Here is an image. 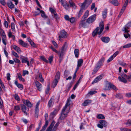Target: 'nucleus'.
Instances as JSON below:
<instances>
[{
	"label": "nucleus",
	"instance_id": "obj_1",
	"mask_svg": "<svg viewBox=\"0 0 131 131\" xmlns=\"http://www.w3.org/2000/svg\"><path fill=\"white\" fill-rule=\"evenodd\" d=\"M104 24L102 21L100 22L99 24V27H97L94 30L92 33V35L93 37L97 34L100 35L103 31L104 29Z\"/></svg>",
	"mask_w": 131,
	"mask_h": 131
},
{
	"label": "nucleus",
	"instance_id": "obj_2",
	"mask_svg": "<svg viewBox=\"0 0 131 131\" xmlns=\"http://www.w3.org/2000/svg\"><path fill=\"white\" fill-rule=\"evenodd\" d=\"M70 101V100L69 99L67 100V102L65 106L62 109L61 112L68 114L69 112V110H70V108L69 106L70 105V103H69Z\"/></svg>",
	"mask_w": 131,
	"mask_h": 131
},
{
	"label": "nucleus",
	"instance_id": "obj_3",
	"mask_svg": "<svg viewBox=\"0 0 131 131\" xmlns=\"http://www.w3.org/2000/svg\"><path fill=\"white\" fill-rule=\"evenodd\" d=\"M121 76L122 78H121L120 77H119L118 79L120 81L124 83H126L127 82L126 79L129 80V79L128 78V77H129V75L127 76L125 73H123L122 74Z\"/></svg>",
	"mask_w": 131,
	"mask_h": 131
},
{
	"label": "nucleus",
	"instance_id": "obj_4",
	"mask_svg": "<svg viewBox=\"0 0 131 131\" xmlns=\"http://www.w3.org/2000/svg\"><path fill=\"white\" fill-rule=\"evenodd\" d=\"M100 124H98L97 125V126L99 128L102 129L103 128V127H106L107 125V122L105 121L101 120L99 122Z\"/></svg>",
	"mask_w": 131,
	"mask_h": 131
},
{
	"label": "nucleus",
	"instance_id": "obj_5",
	"mask_svg": "<svg viewBox=\"0 0 131 131\" xmlns=\"http://www.w3.org/2000/svg\"><path fill=\"white\" fill-rule=\"evenodd\" d=\"M96 18V15H93L88 18L86 22L89 24L93 22L95 20Z\"/></svg>",
	"mask_w": 131,
	"mask_h": 131
},
{
	"label": "nucleus",
	"instance_id": "obj_6",
	"mask_svg": "<svg viewBox=\"0 0 131 131\" xmlns=\"http://www.w3.org/2000/svg\"><path fill=\"white\" fill-rule=\"evenodd\" d=\"M85 2H84L82 3H80L79 4L81 6V7L80 10L78 14V16L79 17H80L82 14L83 12V10L86 9V8H85Z\"/></svg>",
	"mask_w": 131,
	"mask_h": 131
},
{
	"label": "nucleus",
	"instance_id": "obj_7",
	"mask_svg": "<svg viewBox=\"0 0 131 131\" xmlns=\"http://www.w3.org/2000/svg\"><path fill=\"white\" fill-rule=\"evenodd\" d=\"M131 26V21L128 22L125 26L123 27V29H122V30L123 31H124L125 32H128L129 30L128 29H129L130 27Z\"/></svg>",
	"mask_w": 131,
	"mask_h": 131
},
{
	"label": "nucleus",
	"instance_id": "obj_8",
	"mask_svg": "<svg viewBox=\"0 0 131 131\" xmlns=\"http://www.w3.org/2000/svg\"><path fill=\"white\" fill-rule=\"evenodd\" d=\"M67 36V33L64 30H62L60 32V35L59 36V39L61 41V38H65Z\"/></svg>",
	"mask_w": 131,
	"mask_h": 131
},
{
	"label": "nucleus",
	"instance_id": "obj_9",
	"mask_svg": "<svg viewBox=\"0 0 131 131\" xmlns=\"http://www.w3.org/2000/svg\"><path fill=\"white\" fill-rule=\"evenodd\" d=\"M20 106L22 112H24L25 115H27V108L26 106L24 104H21Z\"/></svg>",
	"mask_w": 131,
	"mask_h": 131
},
{
	"label": "nucleus",
	"instance_id": "obj_10",
	"mask_svg": "<svg viewBox=\"0 0 131 131\" xmlns=\"http://www.w3.org/2000/svg\"><path fill=\"white\" fill-rule=\"evenodd\" d=\"M35 84L37 89L39 91H41L42 87V84L37 81H35Z\"/></svg>",
	"mask_w": 131,
	"mask_h": 131
},
{
	"label": "nucleus",
	"instance_id": "obj_11",
	"mask_svg": "<svg viewBox=\"0 0 131 131\" xmlns=\"http://www.w3.org/2000/svg\"><path fill=\"white\" fill-rule=\"evenodd\" d=\"M23 103L25 105H27L28 107H31L32 104L28 100H23Z\"/></svg>",
	"mask_w": 131,
	"mask_h": 131
},
{
	"label": "nucleus",
	"instance_id": "obj_12",
	"mask_svg": "<svg viewBox=\"0 0 131 131\" xmlns=\"http://www.w3.org/2000/svg\"><path fill=\"white\" fill-rule=\"evenodd\" d=\"M111 83L109 82L106 83L105 87L103 90L104 91L110 90H111Z\"/></svg>",
	"mask_w": 131,
	"mask_h": 131
},
{
	"label": "nucleus",
	"instance_id": "obj_13",
	"mask_svg": "<svg viewBox=\"0 0 131 131\" xmlns=\"http://www.w3.org/2000/svg\"><path fill=\"white\" fill-rule=\"evenodd\" d=\"M62 5L66 10L69 8V6L66 1H63L61 3Z\"/></svg>",
	"mask_w": 131,
	"mask_h": 131
},
{
	"label": "nucleus",
	"instance_id": "obj_14",
	"mask_svg": "<svg viewBox=\"0 0 131 131\" xmlns=\"http://www.w3.org/2000/svg\"><path fill=\"white\" fill-rule=\"evenodd\" d=\"M83 63V60L82 59H80L78 61V64L76 69L78 70L79 67H80L82 65Z\"/></svg>",
	"mask_w": 131,
	"mask_h": 131
},
{
	"label": "nucleus",
	"instance_id": "obj_15",
	"mask_svg": "<svg viewBox=\"0 0 131 131\" xmlns=\"http://www.w3.org/2000/svg\"><path fill=\"white\" fill-rule=\"evenodd\" d=\"M102 75H99L97 77H96L93 81L92 83V84H94L100 81L102 78L103 77Z\"/></svg>",
	"mask_w": 131,
	"mask_h": 131
},
{
	"label": "nucleus",
	"instance_id": "obj_16",
	"mask_svg": "<svg viewBox=\"0 0 131 131\" xmlns=\"http://www.w3.org/2000/svg\"><path fill=\"white\" fill-rule=\"evenodd\" d=\"M82 20L81 21V22L79 24V27L80 26L82 27L85 28L86 26V22H85V19H82Z\"/></svg>",
	"mask_w": 131,
	"mask_h": 131
},
{
	"label": "nucleus",
	"instance_id": "obj_17",
	"mask_svg": "<svg viewBox=\"0 0 131 131\" xmlns=\"http://www.w3.org/2000/svg\"><path fill=\"white\" fill-rule=\"evenodd\" d=\"M102 41L104 42L108 43L110 41V39L108 37H104L101 38Z\"/></svg>",
	"mask_w": 131,
	"mask_h": 131
},
{
	"label": "nucleus",
	"instance_id": "obj_18",
	"mask_svg": "<svg viewBox=\"0 0 131 131\" xmlns=\"http://www.w3.org/2000/svg\"><path fill=\"white\" fill-rule=\"evenodd\" d=\"M55 123L54 121H53L51 123L50 126L47 128L46 131H52V129Z\"/></svg>",
	"mask_w": 131,
	"mask_h": 131
},
{
	"label": "nucleus",
	"instance_id": "obj_19",
	"mask_svg": "<svg viewBox=\"0 0 131 131\" xmlns=\"http://www.w3.org/2000/svg\"><path fill=\"white\" fill-rule=\"evenodd\" d=\"M109 2L110 3L115 6H117L119 4V3L117 0H110Z\"/></svg>",
	"mask_w": 131,
	"mask_h": 131
},
{
	"label": "nucleus",
	"instance_id": "obj_20",
	"mask_svg": "<svg viewBox=\"0 0 131 131\" xmlns=\"http://www.w3.org/2000/svg\"><path fill=\"white\" fill-rule=\"evenodd\" d=\"M67 114L61 112L59 117L60 119L62 120L64 119L67 116Z\"/></svg>",
	"mask_w": 131,
	"mask_h": 131
},
{
	"label": "nucleus",
	"instance_id": "obj_21",
	"mask_svg": "<svg viewBox=\"0 0 131 131\" xmlns=\"http://www.w3.org/2000/svg\"><path fill=\"white\" fill-rule=\"evenodd\" d=\"M91 102L92 101L91 100H86L83 103L82 105L84 106H86L91 103Z\"/></svg>",
	"mask_w": 131,
	"mask_h": 131
},
{
	"label": "nucleus",
	"instance_id": "obj_22",
	"mask_svg": "<svg viewBox=\"0 0 131 131\" xmlns=\"http://www.w3.org/2000/svg\"><path fill=\"white\" fill-rule=\"evenodd\" d=\"M15 84L18 88H20L21 90L23 89V85L19 83L17 81H15Z\"/></svg>",
	"mask_w": 131,
	"mask_h": 131
},
{
	"label": "nucleus",
	"instance_id": "obj_23",
	"mask_svg": "<svg viewBox=\"0 0 131 131\" xmlns=\"http://www.w3.org/2000/svg\"><path fill=\"white\" fill-rule=\"evenodd\" d=\"M13 49H14L18 53H20L21 50L18 47L15 45H14L13 46Z\"/></svg>",
	"mask_w": 131,
	"mask_h": 131
},
{
	"label": "nucleus",
	"instance_id": "obj_24",
	"mask_svg": "<svg viewBox=\"0 0 131 131\" xmlns=\"http://www.w3.org/2000/svg\"><path fill=\"white\" fill-rule=\"evenodd\" d=\"M7 4L8 6L11 9L14 8L15 5L11 2L7 3Z\"/></svg>",
	"mask_w": 131,
	"mask_h": 131
},
{
	"label": "nucleus",
	"instance_id": "obj_25",
	"mask_svg": "<svg viewBox=\"0 0 131 131\" xmlns=\"http://www.w3.org/2000/svg\"><path fill=\"white\" fill-rule=\"evenodd\" d=\"M20 58L21 60V62L22 63H26L28 61V59L26 57H24L22 56H21Z\"/></svg>",
	"mask_w": 131,
	"mask_h": 131
},
{
	"label": "nucleus",
	"instance_id": "obj_26",
	"mask_svg": "<svg viewBox=\"0 0 131 131\" xmlns=\"http://www.w3.org/2000/svg\"><path fill=\"white\" fill-rule=\"evenodd\" d=\"M19 44L23 47H26L27 46V43L24 42L23 41L21 40H19Z\"/></svg>",
	"mask_w": 131,
	"mask_h": 131
},
{
	"label": "nucleus",
	"instance_id": "obj_27",
	"mask_svg": "<svg viewBox=\"0 0 131 131\" xmlns=\"http://www.w3.org/2000/svg\"><path fill=\"white\" fill-rule=\"evenodd\" d=\"M69 3L70 6L74 8H75L76 6L75 3L71 0H70L69 1Z\"/></svg>",
	"mask_w": 131,
	"mask_h": 131
},
{
	"label": "nucleus",
	"instance_id": "obj_28",
	"mask_svg": "<svg viewBox=\"0 0 131 131\" xmlns=\"http://www.w3.org/2000/svg\"><path fill=\"white\" fill-rule=\"evenodd\" d=\"M107 14V10L105 9L102 12V15L104 18H105L106 17Z\"/></svg>",
	"mask_w": 131,
	"mask_h": 131
},
{
	"label": "nucleus",
	"instance_id": "obj_29",
	"mask_svg": "<svg viewBox=\"0 0 131 131\" xmlns=\"http://www.w3.org/2000/svg\"><path fill=\"white\" fill-rule=\"evenodd\" d=\"M89 15V11L88 10H86L85 13H84L82 19H85V18H87Z\"/></svg>",
	"mask_w": 131,
	"mask_h": 131
},
{
	"label": "nucleus",
	"instance_id": "obj_30",
	"mask_svg": "<svg viewBox=\"0 0 131 131\" xmlns=\"http://www.w3.org/2000/svg\"><path fill=\"white\" fill-rule=\"evenodd\" d=\"M38 78L40 80V81L41 82H42L44 81V80L42 77V76L41 74L39 73L38 74Z\"/></svg>",
	"mask_w": 131,
	"mask_h": 131
},
{
	"label": "nucleus",
	"instance_id": "obj_31",
	"mask_svg": "<svg viewBox=\"0 0 131 131\" xmlns=\"http://www.w3.org/2000/svg\"><path fill=\"white\" fill-rule=\"evenodd\" d=\"M68 45L67 43L66 42H65L63 46L61 48V50L62 51H65L66 50L67 48V47Z\"/></svg>",
	"mask_w": 131,
	"mask_h": 131
},
{
	"label": "nucleus",
	"instance_id": "obj_32",
	"mask_svg": "<svg viewBox=\"0 0 131 131\" xmlns=\"http://www.w3.org/2000/svg\"><path fill=\"white\" fill-rule=\"evenodd\" d=\"M58 81V80L54 79L52 83V86L53 88H54L57 85Z\"/></svg>",
	"mask_w": 131,
	"mask_h": 131
},
{
	"label": "nucleus",
	"instance_id": "obj_33",
	"mask_svg": "<svg viewBox=\"0 0 131 131\" xmlns=\"http://www.w3.org/2000/svg\"><path fill=\"white\" fill-rule=\"evenodd\" d=\"M17 75L19 80L22 81L24 82L25 81L24 79L22 77L21 74L20 73H17Z\"/></svg>",
	"mask_w": 131,
	"mask_h": 131
},
{
	"label": "nucleus",
	"instance_id": "obj_34",
	"mask_svg": "<svg viewBox=\"0 0 131 131\" xmlns=\"http://www.w3.org/2000/svg\"><path fill=\"white\" fill-rule=\"evenodd\" d=\"M40 13H41V16L43 18H47V16L45 15V13L42 10L40 11Z\"/></svg>",
	"mask_w": 131,
	"mask_h": 131
},
{
	"label": "nucleus",
	"instance_id": "obj_35",
	"mask_svg": "<svg viewBox=\"0 0 131 131\" xmlns=\"http://www.w3.org/2000/svg\"><path fill=\"white\" fill-rule=\"evenodd\" d=\"M60 74L59 72L58 71L56 73L55 77V79L59 80L60 79Z\"/></svg>",
	"mask_w": 131,
	"mask_h": 131
},
{
	"label": "nucleus",
	"instance_id": "obj_36",
	"mask_svg": "<svg viewBox=\"0 0 131 131\" xmlns=\"http://www.w3.org/2000/svg\"><path fill=\"white\" fill-rule=\"evenodd\" d=\"M92 0H85L84 2H85V6L87 4L88 6H89L91 3Z\"/></svg>",
	"mask_w": 131,
	"mask_h": 131
},
{
	"label": "nucleus",
	"instance_id": "obj_37",
	"mask_svg": "<svg viewBox=\"0 0 131 131\" xmlns=\"http://www.w3.org/2000/svg\"><path fill=\"white\" fill-rule=\"evenodd\" d=\"M74 53L76 57L78 58L79 57V50L78 49H75Z\"/></svg>",
	"mask_w": 131,
	"mask_h": 131
},
{
	"label": "nucleus",
	"instance_id": "obj_38",
	"mask_svg": "<svg viewBox=\"0 0 131 131\" xmlns=\"http://www.w3.org/2000/svg\"><path fill=\"white\" fill-rule=\"evenodd\" d=\"M97 118L99 119H104L105 117L102 114H99L97 115Z\"/></svg>",
	"mask_w": 131,
	"mask_h": 131
},
{
	"label": "nucleus",
	"instance_id": "obj_39",
	"mask_svg": "<svg viewBox=\"0 0 131 131\" xmlns=\"http://www.w3.org/2000/svg\"><path fill=\"white\" fill-rule=\"evenodd\" d=\"M0 33L1 35L2 36V37H6V36L4 30L1 29H0Z\"/></svg>",
	"mask_w": 131,
	"mask_h": 131
},
{
	"label": "nucleus",
	"instance_id": "obj_40",
	"mask_svg": "<svg viewBox=\"0 0 131 131\" xmlns=\"http://www.w3.org/2000/svg\"><path fill=\"white\" fill-rule=\"evenodd\" d=\"M48 117V115L46 113L45 115V119L46 121L45 124H47V125H48L49 123L48 122V121L47 120Z\"/></svg>",
	"mask_w": 131,
	"mask_h": 131
},
{
	"label": "nucleus",
	"instance_id": "obj_41",
	"mask_svg": "<svg viewBox=\"0 0 131 131\" xmlns=\"http://www.w3.org/2000/svg\"><path fill=\"white\" fill-rule=\"evenodd\" d=\"M53 99L51 98L48 103V105L49 107H50L52 105V102Z\"/></svg>",
	"mask_w": 131,
	"mask_h": 131
},
{
	"label": "nucleus",
	"instance_id": "obj_42",
	"mask_svg": "<svg viewBox=\"0 0 131 131\" xmlns=\"http://www.w3.org/2000/svg\"><path fill=\"white\" fill-rule=\"evenodd\" d=\"M2 42L5 45H6V37H2Z\"/></svg>",
	"mask_w": 131,
	"mask_h": 131
},
{
	"label": "nucleus",
	"instance_id": "obj_43",
	"mask_svg": "<svg viewBox=\"0 0 131 131\" xmlns=\"http://www.w3.org/2000/svg\"><path fill=\"white\" fill-rule=\"evenodd\" d=\"M20 109V107L19 105L15 106L14 107V110L16 111H17Z\"/></svg>",
	"mask_w": 131,
	"mask_h": 131
},
{
	"label": "nucleus",
	"instance_id": "obj_44",
	"mask_svg": "<svg viewBox=\"0 0 131 131\" xmlns=\"http://www.w3.org/2000/svg\"><path fill=\"white\" fill-rule=\"evenodd\" d=\"M64 51H62L61 50V52H58V54L60 58L61 57H62L63 55L64 54Z\"/></svg>",
	"mask_w": 131,
	"mask_h": 131
},
{
	"label": "nucleus",
	"instance_id": "obj_45",
	"mask_svg": "<svg viewBox=\"0 0 131 131\" xmlns=\"http://www.w3.org/2000/svg\"><path fill=\"white\" fill-rule=\"evenodd\" d=\"M40 57L41 59L45 62L47 63L48 62V61L43 56H41Z\"/></svg>",
	"mask_w": 131,
	"mask_h": 131
},
{
	"label": "nucleus",
	"instance_id": "obj_46",
	"mask_svg": "<svg viewBox=\"0 0 131 131\" xmlns=\"http://www.w3.org/2000/svg\"><path fill=\"white\" fill-rule=\"evenodd\" d=\"M111 88L115 90H117V89L116 87L115 86L111 83Z\"/></svg>",
	"mask_w": 131,
	"mask_h": 131
},
{
	"label": "nucleus",
	"instance_id": "obj_47",
	"mask_svg": "<svg viewBox=\"0 0 131 131\" xmlns=\"http://www.w3.org/2000/svg\"><path fill=\"white\" fill-rule=\"evenodd\" d=\"M115 96L116 98L118 99H122L123 98V96L121 94H116Z\"/></svg>",
	"mask_w": 131,
	"mask_h": 131
},
{
	"label": "nucleus",
	"instance_id": "obj_48",
	"mask_svg": "<svg viewBox=\"0 0 131 131\" xmlns=\"http://www.w3.org/2000/svg\"><path fill=\"white\" fill-rule=\"evenodd\" d=\"M14 97L15 99L17 101H19L20 100V99L19 96L16 94H15L14 95Z\"/></svg>",
	"mask_w": 131,
	"mask_h": 131
},
{
	"label": "nucleus",
	"instance_id": "obj_49",
	"mask_svg": "<svg viewBox=\"0 0 131 131\" xmlns=\"http://www.w3.org/2000/svg\"><path fill=\"white\" fill-rule=\"evenodd\" d=\"M131 47V43L127 44L123 46V48H127L130 47Z\"/></svg>",
	"mask_w": 131,
	"mask_h": 131
},
{
	"label": "nucleus",
	"instance_id": "obj_50",
	"mask_svg": "<svg viewBox=\"0 0 131 131\" xmlns=\"http://www.w3.org/2000/svg\"><path fill=\"white\" fill-rule=\"evenodd\" d=\"M49 10L51 13L53 15H54V14L56 13V11L53 8L51 7L49 8Z\"/></svg>",
	"mask_w": 131,
	"mask_h": 131
},
{
	"label": "nucleus",
	"instance_id": "obj_51",
	"mask_svg": "<svg viewBox=\"0 0 131 131\" xmlns=\"http://www.w3.org/2000/svg\"><path fill=\"white\" fill-rule=\"evenodd\" d=\"M69 21L71 23H73L75 21V18L74 17H71L70 18Z\"/></svg>",
	"mask_w": 131,
	"mask_h": 131
},
{
	"label": "nucleus",
	"instance_id": "obj_52",
	"mask_svg": "<svg viewBox=\"0 0 131 131\" xmlns=\"http://www.w3.org/2000/svg\"><path fill=\"white\" fill-rule=\"evenodd\" d=\"M35 113L36 116L37 118L38 117V108H36L35 110Z\"/></svg>",
	"mask_w": 131,
	"mask_h": 131
},
{
	"label": "nucleus",
	"instance_id": "obj_53",
	"mask_svg": "<svg viewBox=\"0 0 131 131\" xmlns=\"http://www.w3.org/2000/svg\"><path fill=\"white\" fill-rule=\"evenodd\" d=\"M99 69L98 68L95 67V68L94 69L93 72L92 73V74H95V73L98 71Z\"/></svg>",
	"mask_w": 131,
	"mask_h": 131
},
{
	"label": "nucleus",
	"instance_id": "obj_54",
	"mask_svg": "<svg viewBox=\"0 0 131 131\" xmlns=\"http://www.w3.org/2000/svg\"><path fill=\"white\" fill-rule=\"evenodd\" d=\"M11 28L12 31H15V24L14 23H12L11 24Z\"/></svg>",
	"mask_w": 131,
	"mask_h": 131
},
{
	"label": "nucleus",
	"instance_id": "obj_55",
	"mask_svg": "<svg viewBox=\"0 0 131 131\" xmlns=\"http://www.w3.org/2000/svg\"><path fill=\"white\" fill-rule=\"evenodd\" d=\"M119 54V51H117L116 52H115L113 55L112 56L113 57V58H114L117 55Z\"/></svg>",
	"mask_w": 131,
	"mask_h": 131
},
{
	"label": "nucleus",
	"instance_id": "obj_56",
	"mask_svg": "<svg viewBox=\"0 0 131 131\" xmlns=\"http://www.w3.org/2000/svg\"><path fill=\"white\" fill-rule=\"evenodd\" d=\"M14 61L16 63H20V60L18 59L15 58L14 59Z\"/></svg>",
	"mask_w": 131,
	"mask_h": 131
},
{
	"label": "nucleus",
	"instance_id": "obj_57",
	"mask_svg": "<svg viewBox=\"0 0 131 131\" xmlns=\"http://www.w3.org/2000/svg\"><path fill=\"white\" fill-rule=\"evenodd\" d=\"M53 15L54 17L56 19L57 21L59 20V18L57 16V14L56 13L54 14V15Z\"/></svg>",
	"mask_w": 131,
	"mask_h": 131
},
{
	"label": "nucleus",
	"instance_id": "obj_58",
	"mask_svg": "<svg viewBox=\"0 0 131 131\" xmlns=\"http://www.w3.org/2000/svg\"><path fill=\"white\" fill-rule=\"evenodd\" d=\"M3 106V101L0 96V108H2Z\"/></svg>",
	"mask_w": 131,
	"mask_h": 131
},
{
	"label": "nucleus",
	"instance_id": "obj_59",
	"mask_svg": "<svg viewBox=\"0 0 131 131\" xmlns=\"http://www.w3.org/2000/svg\"><path fill=\"white\" fill-rule=\"evenodd\" d=\"M126 125H128L129 126H131V120H128L127 122L125 123Z\"/></svg>",
	"mask_w": 131,
	"mask_h": 131
},
{
	"label": "nucleus",
	"instance_id": "obj_60",
	"mask_svg": "<svg viewBox=\"0 0 131 131\" xmlns=\"http://www.w3.org/2000/svg\"><path fill=\"white\" fill-rule=\"evenodd\" d=\"M96 92V91H91L88 93V94L91 95H92L93 94H95Z\"/></svg>",
	"mask_w": 131,
	"mask_h": 131
},
{
	"label": "nucleus",
	"instance_id": "obj_61",
	"mask_svg": "<svg viewBox=\"0 0 131 131\" xmlns=\"http://www.w3.org/2000/svg\"><path fill=\"white\" fill-rule=\"evenodd\" d=\"M4 25L6 28H7L8 26V23L6 21H5L4 22Z\"/></svg>",
	"mask_w": 131,
	"mask_h": 131
},
{
	"label": "nucleus",
	"instance_id": "obj_62",
	"mask_svg": "<svg viewBox=\"0 0 131 131\" xmlns=\"http://www.w3.org/2000/svg\"><path fill=\"white\" fill-rule=\"evenodd\" d=\"M29 72L28 71L26 70H24L23 72V75L24 76L26 74H28Z\"/></svg>",
	"mask_w": 131,
	"mask_h": 131
},
{
	"label": "nucleus",
	"instance_id": "obj_63",
	"mask_svg": "<svg viewBox=\"0 0 131 131\" xmlns=\"http://www.w3.org/2000/svg\"><path fill=\"white\" fill-rule=\"evenodd\" d=\"M47 125H47V124H45L42 127V129L40 130V131H44Z\"/></svg>",
	"mask_w": 131,
	"mask_h": 131
},
{
	"label": "nucleus",
	"instance_id": "obj_64",
	"mask_svg": "<svg viewBox=\"0 0 131 131\" xmlns=\"http://www.w3.org/2000/svg\"><path fill=\"white\" fill-rule=\"evenodd\" d=\"M125 95L127 97H131V92L126 93Z\"/></svg>",
	"mask_w": 131,
	"mask_h": 131
}]
</instances>
